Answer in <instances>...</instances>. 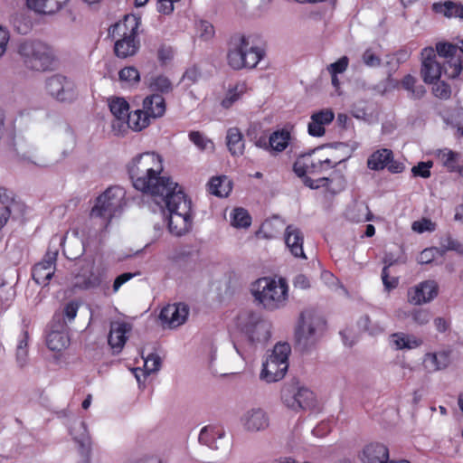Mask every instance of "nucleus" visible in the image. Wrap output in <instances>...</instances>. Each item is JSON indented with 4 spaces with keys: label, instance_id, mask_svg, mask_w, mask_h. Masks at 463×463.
I'll list each match as a JSON object with an SVG mask.
<instances>
[{
    "label": "nucleus",
    "instance_id": "cd10ccee",
    "mask_svg": "<svg viewBox=\"0 0 463 463\" xmlns=\"http://www.w3.org/2000/svg\"><path fill=\"white\" fill-rule=\"evenodd\" d=\"M226 146L232 156H241L244 153L245 141L238 128H230L226 133Z\"/></svg>",
    "mask_w": 463,
    "mask_h": 463
},
{
    "label": "nucleus",
    "instance_id": "7ed1b4c3",
    "mask_svg": "<svg viewBox=\"0 0 463 463\" xmlns=\"http://www.w3.org/2000/svg\"><path fill=\"white\" fill-rule=\"evenodd\" d=\"M251 294L264 309L274 311L287 305L288 286L284 279L260 278L251 285Z\"/></svg>",
    "mask_w": 463,
    "mask_h": 463
},
{
    "label": "nucleus",
    "instance_id": "680f3d73",
    "mask_svg": "<svg viewBox=\"0 0 463 463\" xmlns=\"http://www.w3.org/2000/svg\"><path fill=\"white\" fill-rule=\"evenodd\" d=\"M212 432H213V429L206 426L201 430L199 437H198L199 442L201 444L208 446L211 449H213V442L214 439V436L212 434Z\"/></svg>",
    "mask_w": 463,
    "mask_h": 463
},
{
    "label": "nucleus",
    "instance_id": "4c0bfd02",
    "mask_svg": "<svg viewBox=\"0 0 463 463\" xmlns=\"http://www.w3.org/2000/svg\"><path fill=\"white\" fill-rule=\"evenodd\" d=\"M357 326L361 330L368 333L373 336L383 333L385 329L384 324L383 322L380 320H372V318L367 315H364L359 318Z\"/></svg>",
    "mask_w": 463,
    "mask_h": 463
},
{
    "label": "nucleus",
    "instance_id": "603ef678",
    "mask_svg": "<svg viewBox=\"0 0 463 463\" xmlns=\"http://www.w3.org/2000/svg\"><path fill=\"white\" fill-rule=\"evenodd\" d=\"M411 229L418 233L433 232L436 229V224L428 218H422L419 221L413 222Z\"/></svg>",
    "mask_w": 463,
    "mask_h": 463
},
{
    "label": "nucleus",
    "instance_id": "5fc2aeb1",
    "mask_svg": "<svg viewBox=\"0 0 463 463\" xmlns=\"http://www.w3.org/2000/svg\"><path fill=\"white\" fill-rule=\"evenodd\" d=\"M349 64V59L347 56H343L338 59L336 61L331 63L327 67V71L330 74H338L343 73L346 71Z\"/></svg>",
    "mask_w": 463,
    "mask_h": 463
},
{
    "label": "nucleus",
    "instance_id": "423d86ee",
    "mask_svg": "<svg viewBox=\"0 0 463 463\" xmlns=\"http://www.w3.org/2000/svg\"><path fill=\"white\" fill-rule=\"evenodd\" d=\"M163 170L153 168L143 175H138L141 179L140 184H138L137 176L132 175L129 178L135 189L149 194L156 203L164 201L166 194H171L172 191L180 187L177 183L173 182L169 177L161 175Z\"/></svg>",
    "mask_w": 463,
    "mask_h": 463
},
{
    "label": "nucleus",
    "instance_id": "4be33fe9",
    "mask_svg": "<svg viewBox=\"0 0 463 463\" xmlns=\"http://www.w3.org/2000/svg\"><path fill=\"white\" fill-rule=\"evenodd\" d=\"M55 252L52 256H50L47 260H44L42 262L34 265L32 276L33 279L41 286L48 285L49 281L52 279L54 271H55V260H56Z\"/></svg>",
    "mask_w": 463,
    "mask_h": 463
},
{
    "label": "nucleus",
    "instance_id": "9d476101",
    "mask_svg": "<svg viewBox=\"0 0 463 463\" xmlns=\"http://www.w3.org/2000/svg\"><path fill=\"white\" fill-rule=\"evenodd\" d=\"M322 148L318 147L309 153L300 156L293 165V170L298 176H305L307 174L320 175L326 171L339 166L344 160L333 161L328 157L319 155Z\"/></svg>",
    "mask_w": 463,
    "mask_h": 463
},
{
    "label": "nucleus",
    "instance_id": "13d9d810",
    "mask_svg": "<svg viewBox=\"0 0 463 463\" xmlns=\"http://www.w3.org/2000/svg\"><path fill=\"white\" fill-rule=\"evenodd\" d=\"M432 166V162H420L417 165L413 166L411 172L415 176H420L423 178H428L430 176V168Z\"/></svg>",
    "mask_w": 463,
    "mask_h": 463
},
{
    "label": "nucleus",
    "instance_id": "09e8293b",
    "mask_svg": "<svg viewBox=\"0 0 463 463\" xmlns=\"http://www.w3.org/2000/svg\"><path fill=\"white\" fill-rule=\"evenodd\" d=\"M201 78H202V72L199 70V68L197 66H193V67L188 68L184 71V73L181 79V81L184 83V86L186 88H189L192 85L197 83L201 80Z\"/></svg>",
    "mask_w": 463,
    "mask_h": 463
},
{
    "label": "nucleus",
    "instance_id": "0e129e2a",
    "mask_svg": "<svg viewBox=\"0 0 463 463\" xmlns=\"http://www.w3.org/2000/svg\"><path fill=\"white\" fill-rule=\"evenodd\" d=\"M439 253L438 248H428L423 250L420 256H419V262L421 264H428L430 263L434 258L435 255Z\"/></svg>",
    "mask_w": 463,
    "mask_h": 463
},
{
    "label": "nucleus",
    "instance_id": "4468645a",
    "mask_svg": "<svg viewBox=\"0 0 463 463\" xmlns=\"http://www.w3.org/2000/svg\"><path fill=\"white\" fill-rule=\"evenodd\" d=\"M422 64L420 74L425 83L432 84L444 74V62L437 59L432 47H426L421 52Z\"/></svg>",
    "mask_w": 463,
    "mask_h": 463
},
{
    "label": "nucleus",
    "instance_id": "20e7f679",
    "mask_svg": "<svg viewBox=\"0 0 463 463\" xmlns=\"http://www.w3.org/2000/svg\"><path fill=\"white\" fill-rule=\"evenodd\" d=\"M264 51L252 44L250 37L236 33L229 41L227 61L233 70L253 69L264 57Z\"/></svg>",
    "mask_w": 463,
    "mask_h": 463
},
{
    "label": "nucleus",
    "instance_id": "7c9ffc66",
    "mask_svg": "<svg viewBox=\"0 0 463 463\" xmlns=\"http://www.w3.org/2000/svg\"><path fill=\"white\" fill-rule=\"evenodd\" d=\"M422 341L414 335L404 333H393L390 335V345L396 350L414 349L419 347Z\"/></svg>",
    "mask_w": 463,
    "mask_h": 463
},
{
    "label": "nucleus",
    "instance_id": "37998d69",
    "mask_svg": "<svg viewBox=\"0 0 463 463\" xmlns=\"http://www.w3.org/2000/svg\"><path fill=\"white\" fill-rule=\"evenodd\" d=\"M231 223L236 228H248L251 223V217L247 210L235 208L231 213Z\"/></svg>",
    "mask_w": 463,
    "mask_h": 463
},
{
    "label": "nucleus",
    "instance_id": "bb28decb",
    "mask_svg": "<svg viewBox=\"0 0 463 463\" xmlns=\"http://www.w3.org/2000/svg\"><path fill=\"white\" fill-rule=\"evenodd\" d=\"M0 203L2 208H8L14 213V217L23 216L25 212L24 203L16 200L14 193L5 187H0Z\"/></svg>",
    "mask_w": 463,
    "mask_h": 463
},
{
    "label": "nucleus",
    "instance_id": "ea45409f",
    "mask_svg": "<svg viewBox=\"0 0 463 463\" xmlns=\"http://www.w3.org/2000/svg\"><path fill=\"white\" fill-rule=\"evenodd\" d=\"M100 279L93 272L78 274L73 280V287L79 289H90L99 287Z\"/></svg>",
    "mask_w": 463,
    "mask_h": 463
},
{
    "label": "nucleus",
    "instance_id": "338daca9",
    "mask_svg": "<svg viewBox=\"0 0 463 463\" xmlns=\"http://www.w3.org/2000/svg\"><path fill=\"white\" fill-rule=\"evenodd\" d=\"M173 57V50L170 46L165 44H161L157 51V58L159 61L163 64L169 61Z\"/></svg>",
    "mask_w": 463,
    "mask_h": 463
},
{
    "label": "nucleus",
    "instance_id": "e433bc0d",
    "mask_svg": "<svg viewBox=\"0 0 463 463\" xmlns=\"http://www.w3.org/2000/svg\"><path fill=\"white\" fill-rule=\"evenodd\" d=\"M401 84L402 88L409 92L408 96L411 99H420L426 93L425 87L423 85H418L417 79L411 74L404 76Z\"/></svg>",
    "mask_w": 463,
    "mask_h": 463
},
{
    "label": "nucleus",
    "instance_id": "f704fd0d",
    "mask_svg": "<svg viewBox=\"0 0 463 463\" xmlns=\"http://www.w3.org/2000/svg\"><path fill=\"white\" fill-rule=\"evenodd\" d=\"M208 185L209 192L218 197H226L232 191L231 181L226 176L212 177Z\"/></svg>",
    "mask_w": 463,
    "mask_h": 463
},
{
    "label": "nucleus",
    "instance_id": "6e6552de",
    "mask_svg": "<svg viewBox=\"0 0 463 463\" xmlns=\"http://www.w3.org/2000/svg\"><path fill=\"white\" fill-rule=\"evenodd\" d=\"M18 52L28 68L38 71L50 69L54 59L51 47L40 41L22 43L19 45Z\"/></svg>",
    "mask_w": 463,
    "mask_h": 463
},
{
    "label": "nucleus",
    "instance_id": "ddd939ff",
    "mask_svg": "<svg viewBox=\"0 0 463 463\" xmlns=\"http://www.w3.org/2000/svg\"><path fill=\"white\" fill-rule=\"evenodd\" d=\"M458 51V46L449 43H439L436 45L437 59H442L444 75L450 79L457 78L462 71V60L457 54Z\"/></svg>",
    "mask_w": 463,
    "mask_h": 463
},
{
    "label": "nucleus",
    "instance_id": "052dcab7",
    "mask_svg": "<svg viewBox=\"0 0 463 463\" xmlns=\"http://www.w3.org/2000/svg\"><path fill=\"white\" fill-rule=\"evenodd\" d=\"M80 305L77 301H70L63 307V317L68 322H71L77 316Z\"/></svg>",
    "mask_w": 463,
    "mask_h": 463
},
{
    "label": "nucleus",
    "instance_id": "1a4fd4ad",
    "mask_svg": "<svg viewBox=\"0 0 463 463\" xmlns=\"http://www.w3.org/2000/svg\"><path fill=\"white\" fill-rule=\"evenodd\" d=\"M290 353L291 347L288 343L275 345L262 364L261 379L267 383L281 380L288 369V356Z\"/></svg>",
    "mask_w": 463,
    "mask_h": 463
},
{
    "label": "nucleus",
    "instance_id": "49530a36",
    "mask_svg": "<svg viewBox=\"0 0 463 463\" xmlns=\"http://www.w3.org/2000/svg\"><path fill=\"white\" fill-rule=\"evenodd\" d=\"M189 139L201 151L213 150L214 148L213 142L200 131H191L189 133Z\"/></svg>",
    "mask_w": 463,
    "mask_h": 463
},
{
    "label": "nucleus",
    "instance_id": "39448f33",
    "mask_svg": "<svg viewBox=\"0 0 463 463\" xmlns=\"http://www.w3.org/2000/svg\"><path fill=\"white\" fill-rule=\"evenodd\" d=\"M139 22L135 16H126L110 26L109 35L115 41L114 52L117 57L126 59L134 56L139 50L137 38Z\"/></svg>",
    "mask_w": 463,
    "mask_h": 463
},
{
    "label": "nucleus",
    "instance_id": "de8ad7c7",
    "mask_svg": "<svg viewBox=\"0 0 463 463\" xmlns=\"http://www.w3.org/2000/svg\"><path fill=\"white\" fill-rule=\"evenodd\" d=\"M161 366V359L156 354H149L144 358V375H149L150 373L159 371Z\"/></svg>",
    "mask_w": 463,
    "mask_h": 463
},
{
    "label": "nucleus",
    "instance_id": "79ce46f5",
    "mask_svg": "<svg viewBox=\"0 0 463 463\" xmlns=\"http://www.w3.org/2000/svg\"><path fill=\"white\" fill-rule=\"evenodd\" d=\"M425 362L430 363L434 370L444 369L449 364V352L429 353L426 354Z\"/></svg>",
    "mask_w": 463,
    "mask_h": 463
},
{
    "label": "nucleus",
    "instance_id": "72a5a7b5",
    "mask_svg": "<svg viewBox=\"0 0 463 463\" xmlns=\"http://www.w3.org/2000/svg\"><path fill=\"white\" fill-rule=\"evenodd\" d=\"M150 123V117L146 113V109H137L133 112H129L125 125L135 131H140L146 128Z\"/></svg>",
    "mask_w": 463,
    "mask_h": 463
},
{
    "label": "nucleus",
    "instance_id": "e2e57ef3",
    "mask_svg": "<svg viewBox=\"0 0 463 463\" xmlns=\"http://www.w3.org/2000/svg\"><path fill=\"white\" fill-rule=\"evenodd\" d=\"M409 57V53L406 51H399L395 56H388L389 60L386 61L387 65H392L393 71H395L399 64L404 62Z\"/></svg>",
    "mask_w": 463,
    "mask_h": 463
},
{
    "label": "nucleus",
    "instance_id": "f257e3e1",
    "mask_svg": "<svg viewBox=\"0 0 463 463\" xmlns=\"http://www.w3.org/2000/svg\"><path fill=\"white\" fill-rule=\"evenodd\" d=\"M161 210L167 209L169 213L168 230L170 233L180 237L190 231L193 223L191 213V200L187 198L181 187L171 194H166L164 201L156 203Z\"/></svg>",
    "mask_w": 463,
    "mask_h": 463
},
{
    "label": "nucleus",
    "instance_id": "2eb2a0df",
    "mask_svg": "<svg viewBox=\"0 0 463 463\" xmlns=\"http://www.w3.org/2000/svg\"><path fill=\"white\" fill-rule=\"evenodd\" d=\"M153 168L164 169L163 159L155 152H146L132 158L128 165V173L129 176H137V180L140 184L141 179L138 175H143Z\"/></svg>",
    "mask_w": 463,
    "mask_h": 463
},
{
    "label": "nucleus",
    "instance_id": "3c124183",
    "mask_svg": "<svg viewBox=\"0 0 463 463\" xmlns=\"http://www.w3.org/2000/svg\"><path fill=\"white\" fill-rule=\"evenodd\" d=\"M393 71H394L392 70V68H391L388 71L387 78L376 85L375 90L377 91H379L382 94H384L385 92L392 90L398 86V81L392 78Z\"/></svg>",
    "mask_w": 463,
    "mask_h": 463
},
{
    "label": "nucleus",
    "instance_id": "69168bd1",
    "mask_svg": "<svg viewBox=\"0 0 463 463\" xmlns=\"http://www.w3.org/2000/svg\"><path fill=\"white\" fill-rule=\"evenodd\" d=\"M443 251L454 250L459 254H463V245L457 240L449 237L446 239L445 243L442 245Z\"/></svg>",
    "mask_w": 463,
    "mask_h": 463
},
{
    "label": "nucleus",
    "instance_id": "a18cd8bd",
    "mask_svg": "<svg viewBox=\"0 0 463 463\" xmlns=\"http://www.w3.org/2000/svg\"><path fill=\"white\" fill-rule=\"evenodd\" d=\"M458 154L451 150L445 149L440 154V159L443 165L447 167L449 172H462V168L458 165Z\"/></svg>",
    "mask_w": 463,
    "mask_h": 463
},
{
    "label": "nucleus",
    "instance_id": "b1692460",
    "mask_svg": "<svg viewBox=\"0 0 463 463\" xmlns=\"http://www.w3.org/2000/svg\"><path fill=\"white\" fill-rule=\"evenodd\" d=\"M131 326L126 322H113L108 337L109 345L116 353H119L125 345L126 334L130 331Z\"/></svg>",
    "mask_w": 463,
    "mask_h": 463
},
{
    "label": "nucleus",
    "instance_id": "2f4dec72",
    "mask_svg": "<svg viewBox=\"0 0 463 463\" xmlns=\"http://www.w3.org/2000/svg\"><path fill=\"white\" fill-rule=\"evenodd\" d=\"M290 132L285 128L278 129L269 135V146L271 153L283 152L289 145Z\"/></svg>",
    "mask_w": 463,
    "mask_h": 463
},
{
    "label": "nucleus",
    "instance_id": "bf43d9fd",
    "mask_svg": "<svg viewBox=\"0 0 463 463\" xmlns=\"http://www.w3.org/2000/svg\"><path fill=\"white\" fill-rule=\"evenodd\" d=\"M198 31L201 38L205 41L212 39L215 33L213 25L207 21H200L198 24Z\"/></svg>",
    "mask_w": 463,
    "mask_h": 463
},
{
    "label": "nucleus",
    "instance_id": "a211bd4d",
    "mask_svg": "<svg viewBox=\"0 0 463 463\" xmlns=\"http://www.w3.org/2000/svg\"><path fill=\"white\" fill-rule=\"evenodd\" d=\"M439 294V285L435 280H425L408 291V300L414 305H422L432 301Z\"/></svg>",
    "mask_w": 463,
    "mask_h": 463
},
{
    "label": "nucleus",
    "instance_id": "5701e85b",
    "mask_svg": "<svg viewBox=\"0 0 463 463\" xmlns=\"http://www.w3.org/2000/svg\"><path fill=\"white\" fill-rule=\"evenodd\" d=\"M284 236L285 243L291 254L296 258L307 259L303 250L304 236L302 232L294 225H288Z\"/></svg>",
    "mask_w": 463,
    "mask_h": 463
},
{
    "label": "nucleus",
    "instance_id": "aec40b11",
    "mask_svg": "<svg viewBox=\"0 0 463 463\" xmlns=\"http://www.w3.org/2000/svg\"><path fill=\"white\" fill-rule=\"evenodd\" d=\"M244 429L250 432H257L266 430L269 424L267 413L260 408H253L247 411L241 419Z\"/></svg>",
    "mask_w": 463,
    "mask_h": 463
},
{
    "label": "nucleus",
    "instance_id": "774afa93",
    "mask_svg": "<svg viewBox=\"0 0 463 463\" xmlns=\"http://www.w3.org/2000/svg\"><path fill=\"white\" fill-rule=\"evenodd\" d=\"M68 1L69 0H48L47 4L43 5L45 6V14H53L59 11Z\"/></svg>",
    "mask_w": 463,
    "mask_h": 463
},
{
    "label": "nucleus",
    "instance_id": "f8f14e48",
    "mask_svg": "<svg viewBox=\"0 0 463 463\" xmlns=\"http://www.w3.org/2000/svg\"><path fill=\"white\" fill-rule=\"evenodd\" d=\"M47 93L59 102L71 103L78 97L75 82L63 75L55 74L45 81Z\"/></svg>",
    "mask_w": 463,
    "mask_h": 463
},
{
    "label": "nucleus",
    "instance_id": "0eeeda50",
    "mask_svg": "<svg viewBox=\"0 0 463 463\" xmlns=\"http://www.w3.org/2000/svg\"><path fill=\"white\" fill-rule=\"evenodd\" d=\"M125 196L126 191L121 186L109 187L97 197L90 212L91 217L103 219L107 225L113 217L121 213L125 204Z\"/></svg>",
    "mask_w": 463,
    "mask_h": 463
},
{
    "label": "nucleus",
    "instance_id": "a19ab883",
    "mask_svg": "<svg viewBox=\"0 0 463 463\" xmlns=\"http://www.w3.org/2000/svg\"><path fill=\"white\" fill-rule=\"evenodd\" d=\"M11 23L17 33L26 34L32 27V22L25 11L14 13L11 17Z\"/></svg>",
    "mask_w": 463,
    "mask_h": 463
},
{
    "label": "nucleus",
    "instance_id": "58836bf2",
    "mask_svg": "<svg viewBox=\"0 0 463 463\" xmlns=\"http://www.w3.org/2000/svg\"><path fill=\"white\" fill-rule=\"evenodd\" d=\"M147 86L153 92L167 94L173 90L171 80L165 75L152 76L147 80Z\"/></svg>",
    "mask_w": 463,
    "mask_h": 463
},
{
    "label": "nucleus",
    "instance_id": "f03ea898",
    "mask_svg": "<svg viewBox=\"0 0 463 463\" xmlns=\"http://www.w3.org/2000/svg\"><path fill=\"white\" fill-rule=\"evenodd\" d=\"M326 322L323 316L313 308L302 311L295 328L296 347L302 353L313 350L323 337Z\"/></svg>",
    "mask_w": 463,
    "mask_h": 463
},
{
    "label": "nucleus",
    "instance_id": "c756f323",
    "mask_svg": "<svg viewBox=\"0 0 463 463\" xmlns=\"http://www.w3.org/2000/svg\"><path fill=\"white\" fill-rule=\"evenodd\" d=\"M143 109L150 118H160L165 112V99L160 94H152L144 99Z\"/></svg>",
    "mask_w": 463,
    "mask_h": 463
},
{
    "label": "nucleus",
    "instance_id": "c03bdc74",
    "mask_svg": "<svg viewBox=\"0 0 463 463\" xmlns=\"http://www.w3.org/2000/svg\"><path fill=\"white\" fill-rule=\"evenodd\" d=\"M246 91V85L244 83H238L233 88L230 89L225 98L222 100V106L225 109L231 108L236 101H238L243 93Z\"/></svg>",
    "mask_w": 463,
    "mask_h": 463
},
{
    "label": "nucleus",
    "instance_id": "c9c22d12",
    "mask_svg": "<svg viewBox=\"0 0 463 463\" xmlns=\"http://www.w3.org/2000/svg\"><path fill=\"white\" fill-rule=\"evenodd\" d=\"M333 169L329 176H326V178L328 180L327 191L332 194H335L345 189L346 181L344 171L338 168V166Z\"/></svg>",
    "mask_w": 463,
    "mask_h": 463
},
{
    "label": "nucleus",
    "instance_id": "6e6d98bb",
    "mask_svg": "<svg viewBox=\"0 0 463 463\" xmlns=\"http://www.w3.org/2000/svg\"><path fill=\"white\" fill-rule=\"evenodd\" d=\"M410 316L411 317L412 320L420 326L426 325L430 319V312L421 308L413 309Z\"/></svg>",
    "mask_w": 463,
    "mask_h": 463
},
{
    "label": "nucleus",
    "instance_id": "9b49d317",
    "mask_svg": "<svg viewBox=\"0 0 463 463\" xmlns=\"http://www.w3.org/2000/svg\"><path fill=\"white\" fill-rule=\"evenodd\" d=\"M239 326L251 344L264 343L270 337V323L255 312L239 317Z\"/></svg>",
    "mask_w": 463,
    "mask_h": 463
},
{
    "label": "nucleus",
    "instance_id": "412c9836",
    "mask_svg": "<svg viewBox=\"0 0 463 463\" xmlns=\"http://www.w3.org/2000/svg\"><path fill=\"white\" fill-rule=\"evenodd\" d=\"M335 118V113L331 109H324L314 112L310 117L307 126V132L312 137H322L325 135V126L329 125Z\"/></svg>",
    "mask_w": 463,
    "mask_h": 463
},
{
    "label": "nucleus",
    "instance_id": "4d7b16f0",
    "mask_svg": "<svg viewBox=\"0 0 463 463\" xmlns=\"http://www.w3.org/2000/svg\"><path fill=\"white\" fill-rule=\"evenodd\" d=\"M433 94L441 99H448L451 95L450 86L445 81L436 83L433 87Z\"/></svg>",
    "mask_w": 463,
    "mask_h": 463
},
{
    "label": "nucleus",
    "instance_id": "f3484780",
    "mask_svg": "<svg viewBox=\"0 0 463 463\" xmlns=\"http://www.w3.org/2000/svg\"><path fill=\"white\" fill-rule=\"evenodd\" d=\"M189 315V307L184 303L169 304L159 315L162 324L169 328H175L184 324Z\"/></svg>",
    "mask_w": 463,
    "mask_h": 463
},
{
    "label": "nucleus",
    "instance_id": "8fccbe9b",
    "mask_svg": "<svg viewBox=\"0 0 463 463\" xmlns=\"http://www.w3.org/2000/svg\"><path fill=\"white\" fill-rule=\"evenodd\" d=\"M118 77L120 80L127 81L131 84H136L140 80V74L138 71L132 66L121 69L118 72Z\"/></svg>",
    "mask_w": 463,
    "mask_h": 463
},
{
    "label": "nucleus",
    "instance_id": "864d4df0",
    "mask_svg": "<svg viewBox=\"0 0 463 463\" xmlns=\"http://www.w3.org/2000/svg\"><path fill=\"white\" fill-rule=\"evenodd\" d=\"M363 62L371 68H376L381 65V58L372 50L366 49L362 55Z\"/></svg>",
    "mask_w": 463,
    "mask_h": 463
},
{
    "label": "nucleus",
    "instance_id": "6ab92c4d",
    "mask_svg": "<svg viewBox=\"0 0 463 463\" xmlns=\"http://www.w3.org/2000/svg\"><path fill=\"white\" fill-rule=\"evenodd\" d=\"M284 402L292 410H307L314 405L315 397L312 391L305 387H299L290 394L283 393Z\"/></svg>",
    "mask_w": 463,
    "mask_h": 463
},
{
    "label": "nucleus",
    "instance_id": "dca6fc26",
    "mask_svg": "<svg viewBox=\"0 0 463 463\" xmlns=\"http://www.w3.org/2000/svg\"><path fill=\"white\" fill-rule=\"evenodd\" d=\"M367 167L374 171L387 167L392 174L402 173L405 168L403 163L393 160V153L388 148L374 151L367 159Z\"/></svg>",
    "mask_w": 463,
    "mask_h": 463
},
{
    "label": "nucleus",
    "instance_id": "393cba45",
    "mask_svg": "<svg viewBox=\"0 0 463 463\" xmlns=\"http://www.w3.org/2000/svg\"><path fill=\"white\" fill-rule=\"evenodd\" d=\"M361 459L364 463H389V450L380 443H371L363 449Z\"/></svg>",
    "mask_w": 463,
    "mask_h": 463
},
{
    "label": "nucleus",
    "instance_id": "c85d7f7f",
    "mask_svg": "<svg viewBox=\"0 0 463 463\" xmlns=\"http://www.w3.org/2000/svg\"><path fill=\"white\" fill-rule=\"evenodd\" d=\"M432 10L437 14H441L447 18H459L463 20V4L454 1H445L443 3H434Z\"/></svg>",
    "mask_w": 463,
    "mask_h": 463
},
{
    "label": "nucleus",
    "instance_id": "473e14b6",
    "mask_svg": "<svg viewBox=\"0 0 463 463\" xmlns=\"http://www.w3.org/2000/svg\"><path fill=\"white\" fill-rule=\"evenodd\" d=\"M70 344L68 334L64 331L52 330L46 336V345L52 351L60 352Z\"/></svg>",
    "mask_w": 463,
    "mask_h": 463
},
{
    "label": "nucleus",
    "instance_id": "a878e982",
    "mask_svg": "<svg viewBox=\"0 0 463 463\" xmlns=\"http://www.w3.org/2000/svg\"><path fill=\"white\" fill-rule=\"evenodd\" d=\"M109 110L115 117V121L112 127L115 129L117 127L121 129L125 127V122L129 114V105L123 98H114L109 100Z\"/></svg>",
    "mask_w": 463,
    "mask_h": 463
}]
</instances>
